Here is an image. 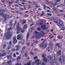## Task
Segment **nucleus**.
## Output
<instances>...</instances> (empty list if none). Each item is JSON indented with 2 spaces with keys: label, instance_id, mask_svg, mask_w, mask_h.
<instances>
[{
  "label": "nucleus",
  "instance_id": "nucleus-1",
  "mask_svg": "<svg viewBox=\"0 0 65 65\" xmlns=\"http://www.w3.org/2000/svg\"><path fill=\"white\" fill-rule=\"evenodd\" d=\"M13 34V31H12L11 32L9 31H8L5 34L4 37H6V39L7 40H9V39H11V38L12 37Z\"/></svg>",
  "mask_w": 65,
  "mask_h": 65
},
{
  "label": "nucleus",
  "instance_id": "nucleus-2",
  "mask_svg": "<svg viewBox=\"0 0 65 65\" xmlns=\"http://www.w3.org/2000/svg\"><path fill=\"white\" fill-rule=\"evenodd\" d=\"M35 34H38V35H36L35 36L37 38L39 39L40 38L41 36H43L45 34V33L44 32H40L38 33V32L36 31L35 32Z\"/></svg>",
  "mask_w": 65,
  "mask_h": 65
},
{
  "label": "nucleus",
  "instance_id": "nucleus-3",
  "mask_svg": "<svg viewBox=\"0 0 65 65\" xmlns=\"http://www.w3.org/2000/svg\"><path fill=\"white\" fill-rule=\"evenodd\" d=\"M52 60L53 62H51V64H53V63H56L57 62V59L56 58V57H55V55L53 54L52 55Z\"/></svg>",
  "mask_w": 65,
  "mask_h": 65
},
{
  "label": "nucleus",
  "instance_id": "nucleus-4",
  "mask_svg": "<svg viewBox=\"0 0 65 65\" xmlns=\"http://www.w3.org/2000/svg\"><path fill=\"white\" fill-rule=\"evenodd\" d=\"M34 59H37V60L35 61V63H37V65H39V64L41 63V61L40 60L38 59L37 58V56L34 58Z\"/></svg>",
  "mask_w": 65,
  "mask_h": 65
},
{
  "label": "nucleus",
  "instance_id": "nucleus-5",
  "mask_svg": "<svg viewBox=\"0 0 65 65\" xmlns=\"http://www.w3.org/2000/svg\"><path fill=\"white\" fill-rule=\"evenodd\" d=\"M8 17H9V15H7V14H4L3 16V18H5L4 19V21H6L7 19L8 18Z\"/></svg>",
  "mask_w": 65,
  "mask_h": 65
},
{
  "label": "nucleus",
  "instance_id": "nucleus-6",
  "mask_svg": "<svg viewBox=\"0 0 65 65\" xmlns=\"http://www.w3.org/2000/svg\"><path fill=\"white\" fill-rule=\"evenodd\" d=\"M40 46L43 47L44 48H46L47 47V44L46 43H44L43 44H40Z\"/></svg>",
  "mask_w": 65,
  "mask_h": 65
},
{
  "label": "nucleus",
  "instance_id": "nucleus-7",
  "mask_svg": "<svg viewBox=\"0 0 65 65\" xmlns=\"http://www.w3.org/2000/svg\"><path fill=\"white\" fill-rule=\"evenodd\" d=\"M23 36L19 34L17 35V38L18 40H21L23 38Z\"/></svg>",
  "mask_w": 65,
  "mask_h": 65
},
{
  "label": "nucleus",
  "instance_id": "nucleus-8",
  "mask_svg": "<svg viewBox=\"0 0 65 65\" xmlns=\"http://www.w3.org/2000/svg\"><path fill=\"white\" fill-rule=\"evenodd\" d=\"M62 60L61 58H60L59 59V61H60V63H62V62L63 63H64V62H65V58L63 57H62Z\"/></svg>",
  "mask_w": 65,
  "mask_h": 65
},
{
  "label": "nucleus",
  "instance_id": "nucleus-9",
  "mask_svg": "<svg viewBox=\"0 0 65 65\" xmlns=\"http://www.w3.org/2000/svg\"><path fill=\"white\" fill-rule=\"evenodd\" d=\"M17 37H14L13 38V42L14 43H15L17 42V40L16 39Z\"/></svg>",
  "mask_w": 65,
  "mask_h": 65
},
{
  "label": "nucleus",
  "instance_id": "nucleus-10",
  "mask_svg": "<svg viewBox=\"0 0 65 65\" xmlns=\"http://www.w3.org/2000/svg\"><path fill=\"white\" fill-rule=\"evenodd\" d=\"M5 12V10H3L2 11L0 10V16L4 14L3 12Z\"/></svg>",
  "mask_w": 65,
  "mask_h": 65
},
{
  "label": "nucleus",
  "instance_id": "nucleus-11",
  "mask_svg": "<svg viewBox=\"0 0 65 65\" xmlns=\"http://www.w3.org/2000/svg\"><path fill=\"white\" fill-rule=\"evenodd\" d=\"M41 28L42 29H43V30L46 29V26L45 25H42L41 27Z\"/></svg>",
  "mask_w": 65,
  "mask_h": 65
},
{
  "label": "nucleus",
  "instance_id": "nucleus-12",
  "mask_svg": "<svg viewBox=\"0 0 65 65\" xmlns=\"http://www.w3.org/2000/svg\"><path fill=\"white\" fill-rule=\"evenodd\" d=\"M56 45L59 48H61V46H60V43H58L56 44Z\"/></svg>",
  "mask_w": 65,
  "mask_h": 65
},
{
  "label": "nucleus",
  "instance_id": "nucleus-13",
  "mask_svg": "<svg viewBox=\"0 0 65 65\" xmlns=\"http://www.w3.org/2000/svg\"><path fill=\"white\" fill-rule=\"evenodd\" d=\"M21 28H19L17 31V34H19L20 32V31H21Z\"/></svg>",
  "mask_w": 65,
  "mask_h": 65
},
{
  "label": "nucleus",
  "instance_id": "nucleus-14",
  "mask_svg": "<svg viewBox=\"0 0 65 65\" xmlns=\"http://www.w3.org/2000/svg\"><path fill=\"white\" fill-rule=\"evenodd\" d=\"M6 57L7 58L8 60H9V59H10H10H11L12 58V56L11 55H9Z\"/></svg>",
  "mask_w": 65,
  "mask_h": 65
},
{
  "label": "nucleus",
  "instance_id": "nucleus-15",
  "mask_svg": "<svg viewBox=\"0 0 65 65\" xmlns=\"http://www.w3.org/2000/svg\"><path fill=\"white\" fill-rule=\"evenodd\" d=\"M61 51L59 50L57 52V56H60V55H61Z\"/></svg>",
  "mask_w": 65,
  "mask_h": 65
},
{
  "label": "nucleus",
  "instance_id": "nucleus-16",
  "mask_svg": "<svg viewBox=\"0 0 65 65\" xmlns=\"http://www.w3.org/2000/svg\"><path fill=\"white\" fill-rule=\"evenodd\" d=\"M6 2L7 3H8L9 4H13V3L12 2H10L9 1H7Z\"/></svg>",
  "mask_w": 65,
  "mask_h": 65
},
{
  "label": "nucleus",
  "instance_id": "nucleus-17",
  "mask_svg": "<svg viewBox=\"0 0 65 65\" xmlns=\"http://www.w3.org/2000/svg\"><path fill=\"white\" fill-rule=\"evenodd\" d=\"M63 36H61L60 37L59 36H57V38L58 39H62V38H63Z\"/></svg>",
  "mask_w": 65,
  "mask_h": 65
},
{
  "label": "nucleus",
  "instance_id": "nucleus-18",
  "mask_svg": "<svg viewBox=\"0 0 65 65\" xmlns=\"http://www.w3.org/2000/svg\"><path fill=\"white\" fill-rule=\"evenodd\" d=\"M21 55H20L19 56H18L17 58V60H20L21 59Z\"/></svg>",
  "mask_w": 65,
  "mask_h": 65
},
{
  "label": "nucleus",
  "instance_id": "nucleus-19",
  "mask_svg": "<svg viewBox=\"0 0 65 65\" xmlns=\"http://www.w3.org/2000/svg\"><path fill=\"white\" fill-rule=\"evenodd\" d=\"M53 9L54 11H55V12L56 13H57V14L59 13V12L57 11V10H56V9L54 8H53Z\"/></svg>",
  "mask_w": 65,
  "mask_h": 65
},
{
  "label": "nucleus",
  "instance_id": "nucleus-20",
  "mask_svg": "<svg viewBox=\"0 0 65 65\" xmlns=\"http://www.w3.org/2000/svg\"><path fill=\"white\" fill-rule=\"evenodd\" d=\"M32 63V60H29V62L27 63V65H31V64Z\"/></svg>",
  "mask_w": 65,
  "mask_h": 65
},
{
  "label": "nucleus",
  "instance_id": "nucleus-21",
  "mask_svg": "<svg viewBox=\"0 0 65 65\" xmlns=\"http://www.w3.org/2000/svg\"><path fill=\"white\" fill-rule=\"evenodd\" d=\"M20 23L19 22H18L17 23V26H16V28H17V29H19V28H20V25H19V23Z\"/></svg>",
  "mask_w": 65,
  "mask_h": 65
},
{
  "label": "nucleus",
  "instance_id": "nucleus-22",
  "mask_svg": "<svg viewBox=\"0 0 65 65\" xmlns=\"http://www.w3.org/2000/svg\"><path fill=\"white\" fill-rule=\"evenodd\" d=\"M23 27L24 29H27V25L26 24H25L23 26Z\"/></svg>",
  "mask_w": 65,
  "mask_h": 65
},
{
  "label": "nucleus",
  "instance_id": "nucleus-23",
  "mask_svg": "<svg viewBox=\"0 0 65 65\" xmlns=\"http://www.w3.org/2000/svg\"><path fill=\"white\" fill-rule=\"evenodd\" d=\"M15 47L16 48H20V45H16Z\"/></svg>",
  "mask_w": 65,
  "mask_h": 65
},
{
  "label": "nucleus",
  "instance_id": "nucleus-24",
  "mask_svg": "<svg viewBox=\"0 0 65 65\" xmlns=\"http://www.w3.org/2000/svg\"><path fill=\"white\" fill-rule=\"evenodd\" d=\"M57 25L59 26V27H60V26H63L64 25H62V23H58L57 24Z\"/></svg>",
  "mask_w": 65,
  "mask_h": 65
},
{
  "label": "nucleus",
  "instance_id": "nucleus-25",
  "mask_svg": "<svg viewBox=\"0 0 65 65\" xmlns=\"http://www.w3.org/2000/svg\"><path fill=\"white\" fill-rule=\"evenodd\" d=\"M43 61L44 62H46L47 61V59L46 58H44L43 59Z\"/></svg>",
  "mask_w": 65,
  "mask_h": 65
},
{
  "label": "nucleus",
  "instance_id": "nucleus-26",
  "mask_svg": "<svg viewBox=\"0 0 65 65\" xmlns=\"http://www.w3.org/2000/svg\"><path fill=\"white\" fill-rule=\"evenodd\" d=\"M59 24H62V26H64V24H63V22H62V21H61V20H59Z\"/></svg>",
  "mask_w": 65,
  "mask_h": 65
},
{
  "label": "nucleus",
  "instance_id": "nucleus-27",
  "mask_svg": "<svg viewBox=\"0 0 65 65\" xmlns=\"http://www.w3.org/2000/svg\"><path fill=\"white\" fill-rule=\"evenodd\" d=\"M13 25V24L12 23H10V25H9V27H12Z\"/></svg>",
  "mask_w": 65,
  "mask_h": 65
},
{
  "label": "nucleus",
  "instance_id": "nucleus-28",
  "mask_svg": "<svg viewBox=\"0 0 65 65\" xmlns=\"http://www.w3.org/2000/svg\"><path fill=\"white\" fill-rule=\"evenodd\" d=\"M23 21H24V22H22V25H24V24H25V23H26V20H23Z\"/></svg>",
  "mask_w": 65,
  "mask_h": 65
},
{
  "label": "nucleus",
  "instance_id": "nucleus-29",
  "mask_svg": "<svg viewBox=\"0 0 65 65\" xmlns=\"http://www.w3.org/2000/svg\"><path fill=\"white\" fill-rule=\"evenodd\" d=\"M11 63V61H9L6 64L7 65H9Z\"/></svg>",
  "mask_w": 65,
  "mask_h": 65
},
{
  "label": "nucleus",
  "instance_id": "nucleus-30",
  "mask_svg": "<svg viewBox=\"0 0 65 65\" xmlns=\"http://www.w3.org/2000/svg\"><path fill=\"white\" fill-rule=\"evenodd\" d=\"M29 34L28 33L26 36V39H28L29 38Z\"/></svg>",
  "mask_w": 65,
  "mask_h": 65
},
{
  "label": "nucleus",
  "instance_id": "nucleus-31",
  "mask_svg": "<svg viewBox=\"0 0 65 65\" xmlns=\"http://www.w3.org/2000/svg\"><path fill=\"white\" fill-rule=\"evenodd\" d=\"M24 31H25V28H22L21 30V32H22V33H23L24 32Z\"/></svg>",
  "mask_w": 65,
  "mask_h": 65
},
{
  "label": "nucleus",
  "instance_id": "nucleus-32",
  "mask_svg": "<svg viewBox=\"0 0 65 65\" xmlns=\"http://www.w3.org/2000/svg\"><path fill=\"white\" fill-rule=\"evenodd\" d=\"M54 20H56V21H59L60 20V19L58 18H55V19H54Z\"/></svg>",
  "mask_w": 65,
  "mask_h": 65
},
{
  "label": "nucleus",
  "instance_id": "nucleus-33",
  "mask_svg": "<svg viewBox=\"0 0 65 65\" xmlns=\"http://www.w3.org/2000/svg\"><path fill=\"white\" fill-rule=\"evenodd\" d=\"M24 55L25 56V57H27V55H28V53L27 52H26L25 53Z\"/></svg>",
  "mask_w": 65,
  "mask_h": 65
},
{
  "label": "nucleus",
  "instance_id": "nucleus-34",
  "mask_svg": "<svg viewBox=\"0 0 65 65\" xmlns=\"http://www.w3.org/2000/svg\"><path fill=\"white\" fill-rule=\"evenodd\" d=\"M6 46H7V45L6 44H5L4 45V46L3 47V48H5L6 47Z\"/></svg>",
  "mask_w": 65,
  "mask_h": 65
},
{
  "label": "nucleus",
  "instance_id": "nucleus-35",
  "mask_svg": "<svg viewBox=\"0 0 65 65\" xmlns=\"http://www.w3.org/2000/svg\"><path fill=\"white\" fill-rule=\"evenodd\" d=\"M50 46H52L53 45V44H52V43H50L48 44Z\"/></svg>",
  "mask_w": 65,
  "mask_h": 65
},
{
  "label": "nucleus",
  "instance_id": "nucleus-36",
  "mask_svg": "<svg viewBox=\"0 0 65 65\" xmlns=\"http://www.w3.org/2000/svg\"><path fill=\"white\" fill-rule=\"evenodd\" d=\"M42 58H45V57H46V56H45V54H42Z\"/></svg>",
  "mask_w": 65,
  "mask_h": 65
},
{
  "label": "nucleus",
  "instance_id": "nucleus-37",
  "mask_svg": "<svg viewBox=\"0 0 65 65\" xmlns=\"http://www.w3.org/2000/svg\"><path fill=\"white\" fill-rule=\"evenodd\" d=\"M41 30V28H37V31H40Z\"/></svg>",
  "mask_w": 65,
  "mask_h": 65
},
{
  "label": "nucleus",
  "instance_id": "nucleus-38",
  "mask_svg": "<svg viewBox=\"0 0 65 65\" xmlns=\"http://www.w3.org/2000/svg\"><path fill=\"white\" fill-rule=\"evenodd\" d=\"M10 51L9 50H8L7 52V54H10Z\"/></svg>",
  "mask_w": 65,
  "mask_h": 65
},
{
  "label": "nucleus",
  "instance_id": "nucleus-39",
  "mask_svg": "<svg viewBox=\"0 0 65 65\" xmlns=\"http://www.w3.org/2000/svg\"><path fill=\"white\" fill-rule=\"evenodd\" d=\"M26 48V46H24L22 47V50H24Z\"/></svg>",
  "mask_w": 65,
  "mask_h": 65
},
{
  "label": "nucleus",
  "instance_id": "nucleus-40",
  "mask_svg": "<svg viewBox=\"0 0 65 65\" xmlns=\"http://www.w3.org/2000/svg\"><path fill=\"white\" fill-rule=\"evenodd\" d=\"M46 5H44L43 6V7L44 8V9H45V10H46Z\"/></svg>",
  "mask_w": 65,
  "mask_h": 65
},
{
  "label": "nucleus",
  "instance_id": "nucleus-41",
  "mask_svg": "<svg viewBox=\"0 0 65 65\" xmlns=\"http://www.w3.org/2000/svg\"><path fill=\"white\" fill-rule=\"evenodd\" d=\"M43 23L41 22L39 23V25H43Z\"/></svg>",
  "mask_w": 65,
  "mask_h": 65
},
{
  "label": "nucleus",
  "instance_id": "nucleus-42",
  "mask_svg": "<svg viewBox=\"0 0 65 65\" xmlns=\"http://www.w3.org/2000/svg\"><path fill=\"white\" fill-rule=\"evenodd\" d=\"M65 29V27H63V28H62V30L63 31H64Z\"/></svg>",
  "mask_w": 65,
  "mask_h": 65
},
{
  "label": "nucleus",
  "instance_id": "nucleus-43",
  "mask_svg": "<svg viewBox=\"0 0 65 65\" xmlns=\"http://www.w3.org/2000/svg\"><path fill=\"white\" fill-rule=\"evenodd\" d=\"M30 54L31 55H34V54L33 53V52H31L30 53Z\"/></svg>",
  "mask_w": 65,
  "mask_h": 65
},
{
  "label": "nucleus",
  "instance_id": "nucleus-44",
  "mask_svg": "<svg viewBox=\"0 0 65 65\" xmlns=\"http://www.w3.org/2000/svg\"><path fill=\"white\" fill-rule=\"evenodd\" d=\"M15 50V48H13L12 50V51L13 52H14Z\"/></svg>",
  "mask_w": 65,
  "mask_h": 65
},
{
  "label": "nucleus",
  "instance_id": "nucleus-45",
  "mask_svg": "<svg viewBox=\"0 0 65 65\" xmlns=\"http://www.w3.org/2000/svg\"><path fill=\"white\" fill-rule=\"evenodd\" d=\"M19 2V1L17 0L15 2V3H16V4L18 3Z\"/></svg>",
  "mask_w": 65,
  "mask_h": 65
},
{
  "label": "nucleus",
  "instance_id": "nucleus-46",
  "mask_svg": "<svg viewBox=\"0 0 65 65\" xmlns=\"http://www.w3.org/2000/svg\"><path fill=\"white\" fill-rule=\"evenodd\" d=\"M21 53H25L24 50H22L21 51Z\"/></svg>",
  "mask_w": 65,
  "mask_h": 65
},
{
  "label": "nucleus",
  "instance_id": "nucleus-47",
  "mask_svg": "<svg viewBox=\"0 0 65 65\" xmlns=\"http://www.w3.org/2000/svg\"><path fill=\"white\" fill-rule=\"evenodd\" d=\"M48 58H49V59H52V56H49L48 57Z\"/></svg>",
  "mask_w": 65,
  "mask_h": 65
},
{
  "label": "nucleus",
  "instance_id": "nucleus-48",
  "mask_svg": "<svg viewBox=\"0 0 65 65\" xmlns=\"http://www.w3.org/2000/svg\"><path fill=\"white\" fill-rule=\"evenodd\" d=\"M20 10H24V9H23V8H20Z\"/></svg>",
  "mask_w": 65,
  "mask_h": 65
},
{
  "label": "nucleus",
  "instance_id": "nucleus-49",
  "mask_svg": "<svg viewBox=\"0 0 65 65\" xmlns=\"http://www.w3.org/2000/svg\"><path fill=\"white\" fill-rule=\"evenodd\" d=\"M16 54L17 55H19V53L18 52H17L16 53Z\"/></svg>",
  "mask_w": 65,
  "mask_h": 65
},
{
  "label": "nucleus",
  "instance_id": "nucleus-50",
  "mask_svg": "<svg viewBox=\"0 0 65 65\" xmlns=\"http://www.w3.org/2000/svg\"><path fill=\"white\" fill-rule=\"evenodd\" d=\"M27 46H29L30 45V43H27Z\"/></svg>",
  "mask_w": 65,
  "mask_h": 65
},
{
  "label": "nucleus",
  "instance_id": "nucleus-51",
  "mask_svg": "<svg viewBox=\"0 0 65 65\" xmlns=\"http://www.w3.org/2000/svg\"><path fill=\"white\" fill-rule=\"evenodd\" d=\"M48 15H50V17H51L52 16V14H51V13L48 14Z\"/></svg>",
  "mask_w": 65,
  "mask_h": 65
},
{
  "label": "nucleus",
  "instance_id": "nucleus-52",
  "mask_svg": "<svg viewBox=\"0 0 65 65\" xmlns=\"http://www.w3.org/2000/svg\"><path fill=\"white\" fill-rule=\"evenodd\" d=\"M54 23H56V24H57V23H58V22L57 21H53Z\"/></svg>",
  "mask_w": 65,
  "mask_h": 65
},
{
  "label": "nucleus",
  "instance_id": "nucleus-53",
  "mask_svg": "<svg viewBox=\"0 0 65 65\" xmlns=\"http://www.w3.org/2000/svg\"><path fill=\"white\" fill-rule=\"evenodd\" d=\"M15 59H14V58H12V61H13V62H14V61H15Z\"/></svg>",
  "mask_w": 65,
  "mask_h": 65
},
{
  "label": "nucleus",
  "instance_id": "nucleus-54",
  "mask_svg": "<svg viewBox=\"0 0 65 65\" xmlns=\"http://www.w3.org/2000/svg\"><path fill=\"white\" fill-rule=\"evenodd\" d=\"M56 0L57 2H59L60 1H61V0Z\"/></svg>",
  "mask_w": 65,
  "mask_h": 65
},
{
  "label": "nucleus",
  "instance_id": "nucleus-55",
  "mask_svg": "<svg viewBox=\"0 0 65 65\" xmlns=\"http://www.w3.org/2000/svg\"><path fill=\"white\" fill-rule=\"evenodd\" d=\"M15 65H21V64L17 63L15 64Z\"/></svg>",
  "mask_w": 65,
  "mask_h": 65
},
{
  "label": "nucleus",
  "instance_id": "nucleus-56",
  "mask_svg": "<svg viewBox=\"0 0 65 65\" xmlns=\"http://www.w3.org/2000/svg\"><path fill=\"white\" fill-rule=\"evenodd\" d=\"M17 48L16 49V51H19V48Z\"/></svg>",
  "mask_w": 65,
  "mask_h": 65
},
{
  "label": "nucleus",
  "instance_id": "nucleus-57",
  "mask_svg": "<svg viewBox=\"0 0 65 65\" xmlns=\"http://www.w3.org/2000/svg\"><path fill=\"white\" fill-rule=\"evenodd\" d=\"M38 42V41L37 40V41H35L34 43H35V44H36V43H37Z\"/></svg>",
  "mask_w": 65,
  "mask_h": 65
},
{
  "label": "nucleus",
  "instance_id": "nucleus-58",
  "mask_svg": "<svg viewBox=\"0 0 65 65\" xmlns=\"http://www.w3.org/2000/svg\"><path fill=\"white\" fill-rule=\"evenodd\" d=\"M22 57L23 58H25V55H24V54L23 55Z\"/></svg>",
  "mask_w": 65,
  "mask_h": 65
},
{
  "label": "nucleus",
  "instance_id": "nucleus-59",
  "mask_svg": "<svg viewBox=\"0 0 65 65\" xmlns=\"http://www.w3.org/2000/svg\"><path fill=\"white\" fill-rule=\"evenodd\" d=\"M34 51H37L38 49L37 48L35 49L34 50Z\"/></svg>",
  "mask_w": 65,
  "mask_h": 65
},
{
  "label": "nucleus",
  "instance_id": "nucleus-60",
  "mask_svg": "<svg viewBox=\"0 0 65 65\" xmlns=\"http://www.w3.org/2000/svg\"><path fill=\"white\" fill-rule=\"evenodd\" d=\"M9 44L10 45H11V41H10L9 42Z\"/></svg>",
  "mask_w": 65,
  "mask_h": 65
},
{
  "label": "nucleus",
  "instance_id": "nucleus-61",
  "mask_svg": "<svg viewBox=\"0 0 65 65\" xmlns=\"http://www.w3.org/2000/svg\"><path fill=\"white\" fill-rule=\"evenodd\" d=\"M13 55L14 57H16V55H15V53L13 54Z\"/></svg>",
  "mask_w": 65,
  "mask_h": 65
},
{
  "label": "nucleus",
  "instance_id": "nucleus-62",
  "mask_svg": "<svg viewBox=\"0 0 65 65\" xmlns=\"http://www.w3.org/2000/svg\"><path fill=\"white\" fill-rule=\"evenodd\" d=\"M61 15V14H57V16H58V17H60Z\"/></svg>",
  "mask_w": 65,
  "mask_h": 65
},
{
  "label": "nucleus",
  "instance_id": "nucleus-63",
  "mask_svg": "<svg viewBox=\"0 0 65 65\" xmlns=\"http://www.w3.org/2000/svg\"><path fill=\"white\" fill-rule=\"evenodd\" d=\"M11 48V47L10 46H9L8 47V49L9 50V49H10Z\"/></svg>",
  "mask_w": 65,
  "mask_h": 65
},
{
  "label": "nucleus",
  "instance_id": "nucleus-64",
  "mask_svg": "<svg viewBox=\"0 0 65 65\" xmlns=\"http://www.w3.org/2000/svg\"><path fill=\"white\" fill-rule=\"evenodd\" d=\"M42 65H45V63L44 62H43L42 63Z\"/></svg>",
  "mask_w": 65,
  "mask_h": 65
}]
</instances>
